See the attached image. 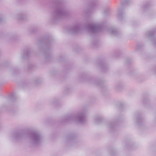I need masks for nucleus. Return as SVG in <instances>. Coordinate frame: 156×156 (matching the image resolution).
Masks as SVG:
<instances>
[{
    "instance_id": "f257e3e1",
    "label": "nucleus",
    "mask_w": 156,
    "mask_h": 156,
    "mask_svg": "<svg viewBox=\"0 0 156 156\" xmlns=\"http://www.w3.org/2000/svg\"><path fill=\"white\" fill-rule=\"evenodd\" d=\"M87 115V109L84 108L78 112L76 116L74 114H69L63 117L61 119L62 123L66 122H71L75 121L78 123L83 124L86 121L85 117Z\"/></svg>"
},
{
    "instance_id": "f03ea898",
    "label": "nucleus",
    "mask_w": 156,
    "mask_h": 156,
    "mask_svg": "<svg viewBox=\"0 0 156 156\" xmlns=\"http://www.w3.org/2000/svg\"><path fill=\"white\" fill-rule=\"evenodd\" d=\"M53 40L52 37L50 36H47L44 37L41 41H39V45H41L42 44H44V56L46 60L49 61L51 57V54L50 51L49 47L52 42Z\"/></svg>"
},
{
    "instance_id": "7ed1b4c3",
    "label": "nucleus",
    "mask_w": 156,
    "mask_h": 156,
    "mask_svg": "<svg viewBox=\"0 0 156 156\" xmlns=\"http://www.w3.org/2000/svg\"><path fill=\"white\" fill-rule=\"evenodd\" d=\"M28 136L29 138V143L30 145L32 146H40L43 142V136L38 132H32L29 134Z\"/></svg>"
},
{
    "instance_id": "20e7f679",
    "label": "nucleus",
    "mask_w": 156,
    "mask_h": 156,
    "mask_svg": "<svg viewBox=\"0 0 156 156\" xmlns=\"http://www.w3.org/2000/svg\"><path fill=\"white\" fill-rule=\"evenodd\" d=\"M67 15V12L65 8L60 5L52 13V22L55 23L58 20L64 18Z\"/></svg>"
},
{
    "instance_id": "39448f33",
    "label": "nucleus",
    "mask_w": 156,
    "mask_h": 156,
    "mask_svg": "<svg viewBox=\"0 0 156 156\" xmlns=\"http://www.w3.org/2000/svg\"><path fill=\"white\" fill-rule=\"evenodd\" d=\"M87 28L88 32L91 35L101 31L103 29L101 24L96 23H90L87 25Z\"/></svg>"
},
{
    "instance_id": "423d86ee",
    "label": "nucleus",
    "mask_w": 156,
    "mask_h": 156,
    "mask_svg": "<svg viewBox=\"0 0 156 156\" xmlns=\"http://www.w3.org/2000/svg\"><path fill=\"white\" fill-rule=\"evenodd\" d=\"M155 29L149 30L145 33L144 37L146 39L151 41L154 45L156 48V36L155 35Z\"/></svg>"
},
{
    "instance_id": "0eeeda50",
    "label": "nucleus",
    "mask_w": 156,
    "mask_h": 156,
    "mask_svg": "<svg viewBox=\"0 0 156 156\" xmlns=\"http://www.w3.org/2000/svg\"><path fill=\"white\" fill-rule=\"evenodd\" d=\"M26 135L25 133L23 131L15 132L12 133L11 138L13 140L18 141L21 140Z\"/></svg>"
},
{
    "instance_id": "6e6552de",
    "label": "nucleus",
    "mask_w": 156,
    "mask_h": 156,
    "mask_svg": "<svg viewBox=\"0 0 156 156\" xmlns=\"http://www.w3.org/2000/svg\"><path fill=\"white\" fill-rule=\"evenodd\" d=\"M81 28L80 24H76L70 28L69 32L72 34H77L80 32Z\"/></svg>"
},
{
    "instance_id": "1a4fd4ad",
    "label": "nucleus",
    "mask_w": 156,
    "mask_h": 156,
    "mask_svg": "<svg viewBox=\"0 0 156 156\" xmlns=\"http://www.w3.org/2000/svg\"><path fill=\"white\" fill-rule=\"evenodd\" d=\"M119 119V118H118L115 120H114L113 122H108L107 123V127L109 129L111 130V131H114L116 129L117 122Z\"/></svg>"
},
{
    "instance_id": "9d476101",
    "label": "nucleus",
    "mask_w": 156,
    "mask_h": 156,
    "mask_svg": "<svg viewBox=\"0 0 156 156\" xmlns=\"http://www.w3.org/2000/svg\"><path fill=\"white\" fill-rule=\"evenodd\" d=\"M136 120L135 121L136 125L138 126H142L144 123V119L140 114L136 115Z\"/></svg>"
},
{
    "instance_id": "9b49d317",
    "label": "nucleus",
    "mask_w": 156,
    "mask_h": 156,
    "mask_svg": "<svg viewBox=\"0 0 156 156\" xmlns=\"http://www.w3.org/2000/svg\"><path fill=\"white\" fill-rule=\"evenodd\" d=\"M95 5V3L94 2H93L90 3L87 9L83 12L84 13L86 14L87 16H88L91 11H92Z\"/></svg>"
},
{
    "instance_id": "f8f14e48",
    "label": "nucleus",
    "mask_w": 156,
    "mask_h": 156,
    "mask_svg": "<svg viewBox=\"0 0 156 156\" xmlns=\"http://www.w3.org/2000/svg\"><path fill=\"white\" fill-rule=\"evenodd\" d=\"M76 137V135L74 133H71L66 136L65 140L68 142L74 143L75 142Z\"/></svg>"
},
{
    "instance_id": "ddd939ff",
    "label": "nucleus",
    "mask_w": 156,
    "mask_h": 156,
    "mask_svg": "<svg viewBox=\"0 0 156 156\" xmlns=\"http://www.w3.org/2000/svg\"><path fill=\"white\" fill-rule=\"evenodd\" d=\"M125 15L123 9H119L117 12V18L119 21H122L125 17Z\"/></svg>"
},
{
    "instance_id": "4468645a",
    "label": "nucleus",
    "mask_w": 156,
    "mask_h": 156,
    "mask_svg": "<svg viewBox=\"0 0 156 156\" xmlns=\"http://www.w3.org/2000/svg\"><path fill=\"white\" fill-rule=\"evenodd\" d=\"M108 31L109 33L114 36H118L120 34V32L114 27L109 28L108 29Z\"/></svg>"
},
{
    "instance_id": "2eb2a0df",
    "label": "nucleus",
    "mask_w": 156,
    "mask_h": 156,
    "mask_svg": "<svg viewBox=\"0 0 156 156\" xmlns=\"http://www.w3.org/2000/svg\"><path fill=\"white\" fill-rule=\"evenodd\" d=\"M99 66L103 72L105 71L108 69V66L107 64L104 62H101L99 63Z\"/></svg>"
},
{
    "instance_id": "dca6fc26",
    "label": "nucleus",
    "mask_w": 156,
    "mask_h": 156,
    "mask_svg": "<svg viewBox=\"0 0 156 156\" xmlns=\"http://www.w3.org/2000/svg\"><path fill=\"white\" fill-rule=\"evenodd\" d=\"M90 83H93L94 84H96L98 86L102 87L103 84V82L100 80H94V81H92L91 82H89Z\"/></svg>"
},
{
    "instance_id": "f3484780",
    "label": "nucleus",
    "mask_w": 156,
    "mask_h": 156,
    "mask_svg": "<svg viewBox=\"0 0 156 156\" xmlns=\"http://www.w3.org/2000/svg\"><path fill=\"white\" fill-rule=\"evenodd\" d=\"M102 120V118L101 116L96 115L94 118V122L96 124L100 123Z\"/></svg>"
},
{
    "instance_id": "a211bd4d",
    "label": "nucleus",
    "mask_w": 156,
    "mask_h": 156,
    "mask_svg": "<svg viewBox=\"0 0 156 156\" xmlns=\"http://www.w3.org/2000/svg\"><path fill=\"white\" fill-rule=\"evenodd\" d=\"M30 50L28 49H26L22 55V58H27L30 54Z\"/></svg>"
},
{
    "instance_id": "6ab92c4d",
    "label": "nucleus",
    "mask_w": 156,
    "mask_h": 156,
    "mask_svg": "<svg viewBox=\"0 0 156 156\" xmlns=\"http://www.w3.org/2000/svg\"><path fill=\"white\" fill-rule=\"evenodd\" d=\"M150 7V4L148 3H147L142 5L141 7L144 9V11H147L149 9Z\"/></svg>"
},
{
    "instance_id": "aec40b11",
    "label": "nucleus",
    "mask_w": 156,
    "mask_h": 156,
    "mask_svg": "<svg viewBox=\"0 0 156 156\" xmlns=\"http://www.w3.org/2000/svg\"><path fill=\"white\" fill-rule=\"evenodd\" d=\"M123 87V84L122 83H119L116 86V89L118 91H120Z\"/></svg>"
},
{
    "instance_id": "412c9836",
    "label": "nucleus",
    "mask_w": 156,
    "mask_h": 156,
    "mask_svg": "<svg viewBox=\"0 0 156 156\" xmlns=\"http://www.w3.org/2000/svg\"><path fill=\"white\" fill-rule=\"evenodd\" d=\"M144 46V45L142 44H138L137 45L136 49L138 51L140 50L143 49Z\"/></svg>"
},
{
    "instance_id": "4be33fe9",
    "label": "nucleus",
    "mask_w": 156,
    "mask_h": 156,
    "mask_svg": "<svg viewBox=\"0 0 156 156\" xmlns=\"http://www.w3.org/2000/svg\"><path fill=\"white\" fill-rule=\"evenodd\" d=\"M121 3L122 7H123V5L125 4H127L129 2V0H121Z\"/></svg>"
},
{
    "instance_id": "5701e85b",
    "label": "nucleus",
    "mask_w": 156,
    "mask_h": 156,
    "mask_svg": "<svg viewBox=\"0 0 156 156\" xmlns=\"http://www.w3.org/2000/svg\"><path fill=\"white\" fill-rule=\"evenodd\" d=\"M25 18V17L24 15L22 13H20L19 15L18 19L19 20H22L24 19Z\"/></svg>"
},
{
    "instance_id": "b1692460",
    "label": "nucleus",
    "mask_w": 156,
    "mask_h": 156,
    "mask_svg": "<svg viewBox=\"0 0 156 156\" xmlns=\"http://www.w3.org/2000/svg\"><path fill=\"white\" fill-rule=\"evenodd\" d=\"M98 43V41L97 40H95L93 41L92 43V45L94 46L97 47Z\"/></svg>"
},
{
    "instance_id": "393cba45",
    "label": "nucleus",
    "mask_w": 156,
    "mask_h": 156,
    "mask_svg": "<svg viewBox=\"0 0 156 156\" xmlns=\"http://www.w3.org/2000/svg\"><path fill=\"white\" fill-rule=\"evenodd\" d=\"M36 31V30L35 28H34L32 29L31 30H30L29 31V34H31L32 33L35 32Z\"/></svg>"
},
{
    "instance_id": "a878e982",
    "label": "nucleus",
    "mask_w": 156,
    "mask_h": 156,
    "mask_svg": "<svg viewBox=\"0 0 156 156\" xmlns=\"http://www.w3.org/2000/svg\"><path fill=\"white\" fill-rule=\"evenodd\" d=\"M16 38V36H15V35H11V36H10V37H9V40H14Z\"/></svg>"
},
{
    "instance_id": "bb28decb",
    "label": "nucleus",
    "mask_w": 156,
    "mask_h": 156,
    "mask_svg": "<svg viewBox=\"0 0 156 156\" xmlns=\"http://www.w3.org/2000/svg\"><path fill=\"white\" fill-rule=\"evenodd\" d=\"M11 99H12V100L13 101H14V99H15V98H16L15 94H14V93L12 94L11 95Z\"/></svg>"
},
{
    "instance_id": "cd10ccee",
    "label": "nucleus",
    "mask_w": 156,
    "mask_h": 156,
    "mask_svg": "<svg viewBox=\"0 0 156 156\" xmlns=\"http://www.w3.org/2000/svg\"><path fill=\"white\" fill-rule=\"evenodd\" d=\"M151 71L154 73L156 74V66L152 69Z\"/></svg>"
},
{
    "instance_id": "c85d7f7f",
    "label": "nucleus",
    "mask_w": 156,
    "mask_h": 156,
    "mask_svg": "<svg viewBox=\"0 0 156 156\" xmlns=\"http://www.w3.org/2000/svg\"><path fill=\"white\" fill-rule=\"evenodd\" d=\"M58 61L59 62H61L63 61L64 59L63 57L62 56H61L58 57Z\"/></svg>"
},
{
    "instance_id": "c756f323",
    "label": "nucleus",
    "mask_w": 156,
    "mask_h": 156,
    "mask_svg": "<svg viewBox=\"0 0 156 156\" xmlns=\"http://www.w3.org/2000/svg\"><path fill=\"white\" fill-rule=\"evenodd\" d=\"M111 156H116L117 154L115 152H113L111 154Z\"/></svg>"
},
{
    "instance_id": "7c9ffc66",
    "label": "nucleus",
    "mask_w": 156,
    "mask_h": 156,
    "mask_svg": "<svg viewBox=\"0 0 156 156\" xmlns=\"http://www.w3.org/2000/svg\"><path fill=\"white\" fill-rule=\"evenodd\" d=\"M40 79L39 78H37L36 80V82L37 83H38L39 82V81H40Z\"/></svg>"
},
{
    "instance_id": "2f4dec72",
    "label": "nucleus",
    "mask_w": 156,
    "mask_h": 156,
    "mask_svg": "<svg viewBox=\"0 0 156 156\" xmlns=\"http://www.w3.org/2000/svg\"><path fill=\"white\" fill-rule=\"evenodd\" d=\"M147 101V99H146V98H144L143 100H142V102L144 103H145V102H146V101Z\"/></svg>"
},
{
    "instance_id": "473e14b6",
    "label": "nucleus",
    "mask_w": 156,
    "mask_h": 156,
    "mask_svg": "<svg viewBox=\"0 0 156 156\" xmlns=\"http://www.w3.org/2000/svg\"><path fill=\"white\" fill-rule=\"evenodd\" d=\"M57 101V100H55L53 101V104H55L56 103Z\"/></svg>"
},
{
    "instance_id": "72a5a7b5",
    "label": "nucleus",
    "mask_w": 156,
    "mask_h": 156,
    "mask_svg": "<svg viewBox=\"0 0 156 156\" xmlns=\"http://www.w3.org/2000/svg\"><path fill=\"white\" fill-rule=\"evenodd\" d=\"M2 18L0 16V23H1L2 20Z\"/></svg>"
},
{
    "instance_id": "f704fd0d",
    "label": "nucleus",
    "mask_w": 156,
    "mask_h": 156,
    "mask_svg": "<svg viewBox=\"0 0 156 156\" xmlns=\"http://www.w3.org/2000/svg\"><path fill=\"white\" fill-rule=\"evenodd\" d=\"M32 66L31 64H30L29 65V68L30 69L32 68L31 67H30V66Z\"/></svg>"
},
{
    "instance_id": "c9c22d12",
    "label": "nucleus",
    "mask_w": 156,
    "mask_h": 156,
    "mask_svg": "<svg viewBox=\"0 0 156 156\" xmlns=\"http://www.w3.org/2000/svg\"><path fill=\"white\" fill-rule=\"evenodd\" d=\"M107 10H105V14L106 15L107 14Z\"/></svg>"
}]
</instances>
